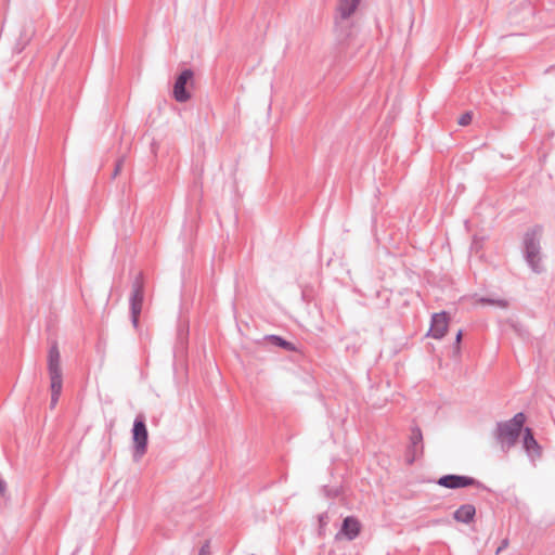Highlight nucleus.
I'll use <instances>...</instances> for the list:
<instances>
[{"label":"nucleus","instance_id":"nucleus-1","mask_svg":"<svg viewBox=\"0 0 555 555\" xmlns=\"http://www.w3.org/2000/svg\"><path fill=\"white\" fill-rule=\"evenodd\" d=\"M541 237L542 228L533 227L529 229L524 235V256L526 262L535 273L543 271L542 256H541Z\"/></svg>","mask_w":555,"mask_h":555},{"label":"nucleus","instance_id":"nucleus-2","mask_svg":"<svg viewBox=\"0 0 555 555\" xmlns=\"http://www.w3.org/2000/svg\"><path fill=\"white\" fill-rule=\"evenodd\" d=\"M526 422V416L524 413L519 412L514 415L513 418L506 421L504 423H500L498 425V440L501 444V448L504 451H508L512 447L515 446L521 430L524 424Z\"/></svg>","mask_w":555,"mask_h":555},{"label":"nucleus","instance_id":"nucleus-3","mask_svg":"<svg viewBox=\"0 0 555 555\" xmlns=\"http://www.w3.org/2000/svg\"><path fill=\"white\" fill-rule=\"evenodd\" d=\"M48 371L51 379V408H54L59 401L63 386L61 357L56 345L51 346L49 350Z\"/></svg>","mask_w":555,"mask_h":555},{"label":"nucleus","instance_id":"nucleus-4","mask_svg":"<svg viewBox=\"0 0 555 555\" xmlns=\"http://www.w3.org/2000/svg\"><path fill=\"white\" fill-rule=\"evenodd\" d=\"M147 429L142 416H137L132 428V440L134 446L133 460L140 461L147 449Z\"/></svg>","mask_w":555,"mask_h":555},{"label":"nucleus","instance_id":"nucleus-5","mask_svg":"<svg viewBox=\"0 0 555 555\" xmlns=\"http://www.w3.org/2000/svg\"><path fill=\"white\" fill-rule=\"evenodd\" d=\"M143 298V281L142 275L139 274L132 283V291L129 299L131 321L134 327H138L139 324V317L142 311Z\"/></svg>","mask_w":555,"mask_h":555},{"label":"nucleus","instance_id":"nucleus-6","mask_svg":"<svg viewBox=\"0 0 555 555\" xmlns=\"http://www.w3.org/2000/svg\"><path fill=\"white\" fill-rule=\"evenodd\" d=\"M193 72L184 69L177 77L173 85L172 95L177 102L184 103L191 99V93L186 91V85L193 83Z\"/></svg>","mask_w":555,"mask_h":555},{"label":"nucleus","instance_id":"nucleus-7","mask_svg":"<svg viewBox=\"0 0 555 555\" xmlns=\"http://www.w3.org/2000/svg\"><path fill=\"white\" fill-rule=\"evenodd\" d=\"M449 326V317L446 312L434 313L431 317V324L428 331V336L435 339H441Z\"/></svg>","mask_w":555,"mask_h":555},{"label":"nucleus","instance_id":"nucleus-8","mask_svg":"<svg viewBox=\"0 0 555 555\" xmlns=\"http://www.w3.org/2000/svg\"><path fill=\"white\" fill-rule=\"evenodd\" d=\"M438 485L449 489H459L478 485V481L468 476L446 475L439 478Z\"/></svg>","mask_w":555,"mask_h":555},{"label":"nucleus","instance_id":"nucleus-9","mask_svg":"<svg viewBox=\"0 0 555 555\" xmlns=\"http://www.w3.org/2000/svg\"><path fill=\"white\" fill-rule=\"evenodd\" d=\"M362 0H337L336 5V20L347 21L358 10Z\"/></svg>","mask_w":555,"mask_h":555},{"label":"nucleus","instance_id":"nucleus-10","mask_svg":"<svg viewBox=\"0 0 555 555\" xmlns=\"http://www.w3.org/2000/svg\"><path fill=\"white\" fill-rule=\"evenodd\" d=\"M522 447L531 460H535L541 456V447L534 439L530 428L524 429Z\"/></svg>","mask_w":555,"mask_h":555},{"label":"nucleus","instance_id":"nucleus-11","mask_svg":"<svg viewBox=\"0 0 555 555\" xmlns=\"http://www.w3.org/2000/svg\"><path fill=\"white\" fill-rule=\"evenodd\" d=\"M360 532V522L353 517L345 518L339 533L344 534L348 540H353Z\"/></svg>","mask_w":555,"mask_h":555},{"label":"nucleus","instance_id":"nucleus-12","mask_svg":"<svg viewBox=\"0 0 555 555\" xmlns=\"http://www.w3.org/2000/svg\"><path fill=\"white\" fill-rule=\"evenodd\" d=\"M476 514L475 506L472 504H464L454 512V519L460 522L467 524L473 520Z\"/></svg>","mask_w":555,"mask_h":555},{"label":"nucleus","instance_id":"nucleus-13","mask_svg":"<svg viewBox=\"0 0 555 555\" xmlns=\"http://www.w3.org/2000/svg\"><path fill=\"white\" fill-rule=\"evenodd\" d=\"M269 339L276 346L279 347H282L284 349H287V350H293L294 347L291 343L284 340L283 338L279 337V336H275V335H272L269 337Z\"/></svg>","mask_w":555,"mask_h":555},{"label":"nucleus","instance_id":"nucleus-14","mask_svg":"<svg viewBox=\"0 0 555 555\" xmlns=\"http://www.w3.org/2000/svg\"><path fill=\"white\" fill-rule=\"evenodd\" d=\"M410 439H411V443H412L413 446H417V444H420V443L422 442V440H423V435H422L421 429H420V428H417V427H416V428H413V429H412V431H411V437H410Z\"/></svg>","mask_w":555,"mask_h":555},{"label":"nucleus","instance_id":"nucleus-15","mask_svg":"<svg viewBox=\"0 0 555 555\" xmlns=\"http://www.w3.org/2000/svg\"><path fill=\"white\" fill-rule=\"evenodd\" d=\"M480 302L482 304H488V305H496L501 308H506L507 307V302L503 299H490V298H481L480 299Z\"/></svg>","mask_w":555,"mask_h":555},{"label":"nucleus","instance_id":"nucleus-16","mask_svg":"<svg viewBox=\"0 0 555 555\" xmlns=\"http://www.w3.org/2000/svg\"><path fill=\"white\" fill-rule=\"evenodd\" d=\"M472 120H473V115H472V113L467 112L459 118V125L467 126L472 122Z\"/></svg>","mask_w":555,"mask_h":555},{"label":"nucleus","instance_id":"nucleus-17","mask_svg":"<svg viewBox=\"0 0 555 555\" xmlns=\"http://www.w3.org/2000/svg\"><path fill=\"white\" fill-rule=\"evenodd\" d=\"M463 333L462 331H459L455 337V352L459 353L460 351V343L462 340Z\"/></svg>","mask_w":555,"mask_h":555},{"label":"nucleus","instance_id":"nucleus-18","mask_svg":"<svg viewBox=\"0 0 555 555\" xmlns=\"http://www.w3.org/2000/svg\"><path fill=\"white\" fill-rule=\"evenodd\" d=\"M508 545V541L505 539L502 541L501 545L496 548L495 554L499 555L504 548Z\"/></svg>","mask_w":555,"mask_h":555},{"label":"nucleus","instance_id":"nucleus-19","mask_svg":"<svg viewBox=\"0 0 555 555\" xmlns=\"http://www.w3.org/2000/svg\"><path fill=\"white\" fill-rule=\"evenodd\" d=\"M198 555H210L209 545L205 544L201 550Z\"/></svg>","mask_w":555,"mask_h":555},{"label":"nucleus","instance_id":"nucleus-20","mask_svg":"<svg viewBox=\"0 0 555 555\" xmlns=\"http://www.w3.org/2000/svg\"><path fill=\"white\" fill-rule=\"evenodd\" d=\"M122 162H124V158L120 159L117 165H116V169H115V176L119 172L120 168H121V165H122Z\"/></svg>","mask_w":555,"mask_h":555},{"label":"nucleus","instance_id":"nucleus-21","mask_svg":"<svg viewBox=\"0 0 555 555\" xmlns=\"http://www.w3.org/2000/svg\"><path fill=\"white\" fill-rule=\"evenodd\" d=\"M5 488H7L5 482L0 479V494L4 493Z\"/></svg>","mask_w":555,"mask_h":555},{"label":"nucleus","instance_id":"nucleus-22","mask_svg":"<svg viewBox=\"0 0 555 555\" xmlns=\"http://www.w3.org/2000/svg\"><path fill=\"white\" fill-rule=\"evenodd\" d=\"M320 521L325 524V517H324V516H321V517H320Z\"/></svg>","mask_w":555,"mask_h":555}]
</instances>
